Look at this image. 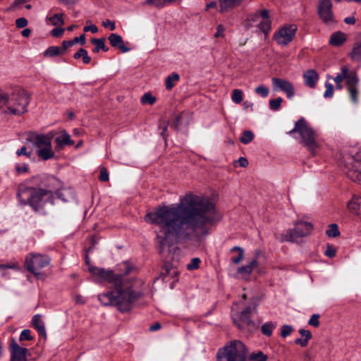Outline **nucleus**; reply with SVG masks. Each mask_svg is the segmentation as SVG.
<instances>
[{
    "label": "nucleus",
    "mask_w": 361,
    "mask_h": 361,
    "mask_svg": "<svg viewBox=\"0 0 361 361\" xmlns=\"http://www.w3.org/2000/svg\"><path fill=\"white\" fill-rule=\"evenodd\" d=\"M16 154L18 157L25 155L26 157H30L31 156V152H27V147L25 146H23L20 149H18Z\"/></svg>",
    "instance_id": "56"
},
{
    "label": "nucleus",
    "mask_w": 361,
    "mask_h": 361,
    "mask_svg": "<svg viewBox=\"0 0 361 361\" xmlns=\"http://www.w3.org/2000/svg\"><path fill=\"white\" fill-rule=\"evenodd\" d=\"M115 287V290L99 295V300L104 305L116 306L121 312L129 311L140 296V293L135 290V283L123 277Z\"/></svg>",
    "instance_id": "3"
},
{
    "label": "nucleus",
    "mask_w": 361,
    "mask_h": 361,
    "mask_svg": "<svg viewBox=\"0 0 361 361\" xmlns=\"http://www.w3.org/2000/svg\"><path fill=\"white\" fill-rule=\"evenodd\" d=\"M357 75L355 71H349V69L347 66H343L341 68V73H338L337 75L334 78V80L336 83L342 82L343 80H345V84L347 85V82L348 78L350 76Z\"/></svg>",
    "instance_id": "24"
},
{
    "label": "nucleus",
    "mask_w": 361,
    "mask_h": 361,
    "mask_svg": "<svg viewBox=\"0 0 361 361\" xmlns=\"http://www.w3.org/2000/svg\"><path fill=\"white\" fill-rule=\"evenodd\" d=\"M58 198L64 202H70L74 199V192L70 188H63L56 191Z\"/></svg>",
    "instance_id": "25"
},
{
    "label": "nucleus",
    "mask_w": 361,
    "mask_h": 361,
    "mask_svg": "<svg viewBox=\"0 0 361 361\" xmlns=\"http://www.w3.org/2000/svg\"><path fill=\"white\" fill-rule=\"evenodd\" d=\"M99 179L101 181H104V182L109 180V173L106 168L102 167L100 169V174H99Z\"/></svg>",
    "instance_id": "50"
},
{
    "label": "nucleus",
    "mask_w": 361,
    "mask_h": 361,
    "mask_svg": "<svg viewBox=\"0 0 361 361\" xmlns=\"http://www.w3.org/2000/svg\"><path fill=\"white\" fill-rule=\"evenodd\" d=\"M250 20L258 23L259 29L264 34L265 38L269 35L271 29V21L269 19V11L262 10L250 17Z\"/></svg>",
    "instance_id": "14"
},
{
    "label": "nucleus",
    "mask_w": 361,
    "mask_h": 361,
    "mask_svg": "<svg viewBox=\"0 0 361 361\" xmlns=\"http://www.w3.org/2000/svg\"><path fill=\"white\" fill-rule=\"evenodd\" d=\"M308 341L309 340L307 338H299L295 341V343L298 345H300L302 347H305L307 345Z\"/></svg>",
    "instance_id": "60"
},
{
    "label": "nucleus",
    "mask_w": 361,
    "mask_h": 361,
    "mask_svg": "<svg viewBox=\"0 0 361 361\" xmlns=\"http://www.w3.org/2000/svg\"><path fill=\"white\" fill-rule=\"evenodd\" d=\"M59 183V180L55 177L48 176L44 179L45 188L20 185L18 190L17 197L21 204H29L35 212L44 213V207L47 202L54 204L52 190Z\"/></svg>",
    "instance_id": "2"
},
{
    "label": "nucleus",
    "mask_w": 361,
    "mask_h": 361,
    "mask_svg": "<svg viewBox=\"0 0 361 361\" xmlns=\"http://www.w3.org/2000/svg\"><path fill=\"white\" fill-rule=\"evenodd\" d=\"M64 54V49L60 47L51 46L49 47L44 53L45 57H54Z\"/></svg>",
    "instance_id": "31"
},
{
    "label": "nucleus",
    "mask_w": 361,
    "mask_h": 361,
    "mask_svg": "<svg viewBox=\"0 0 361 361\" xmlns=\"http://www.w3.org/2000/svg\"><path fill=\"white\" fill-rule=\"evenodd\" d=\"M159 129L161 130V135L163 137H166V131H167V124L166 123H160L159 124Z\"/></svg>",
    "instance_id": "62"
},
{
    "label": "nucleus",
    "mask_w": 361,
    "mask_h": 361,
    "mask_svg": "<svg viewBox=\"0 0 361 361\" xmlns=\"http://www.w3.org/2000/svg\"><path fill=\"white\" fill-rule=\"evenodd\" d=\"M102 25L105 27L109 29L111 31H114L116 30V23L114 21H111L109 19L106 20L105 21L102 22Z\"/></svg>",
    "instance_id": "51"
},
{
    "label": "nucleus",
    "mask_w": 361,
    "mask_h": 361,
    "mask_svg": "<svg viewBox=\"0 0 361 361\" xmlns=\"http://www.w3.org/2000/svg\"><path fill=\"white\" fill-rule=\"evenodd\" d=\"M20 341H32L33 337L31 336V331L30 329H24L22 331L20 337Z\"/></svg>",
    "instance_id": "46"
},
{
    "label": "nucleus",
    "mask_w": 361,
    "mask_h": 361,
    "mask_svg": "<svg viewBox=\"0 0 361 361\" xmlns=\"http://www.w3.org/2000/svg\"><path fill=\"white\" fill-rule=\"evenodd\" d=\"M347 90L353 103L357 104L359 97V78L357 75L350 76L348 78Z\"/></svg>",
    "instance_id": "17"
},
{
    "label": "nucleus",
    "mask_w": 361,
    "mask_h": 361,
    "mask_svg": "<svg viewBox=\"0 0 361 361\" xmlns=\"http://www.w3.org/2000/svg\"><path fill=\"white\" fill-rule=\"evenodd\" d=\"M255 92L262 97H267L269 94V90L264 85H259L255 88Z\"/></svg>",
    "instance_id": "45"
},
{
    "label": "nucleus",
    "mask_w": 361,
    "mask_h": 361,
    "mask_svg": "<svg viewBox=\"0 0 361 361\" xmlns=\"http://www.w3.org/2000/svg\"><path fill=\"white\" fill-rule=\"evenodd\" d=\"M294 133H297L300 135V143L306 147L311 154L315 155L320 148V144L317 141V134L304 118H300L295 122L294 128L289 131L288 134L291 135Z\"/></svg>",
    "instance_id": "5"
},
{
    "label": "nucleus",
    "mask_w": 361,
    "mask_h": 361,
    "mask_svg": "<svg viewBox=\"0 0 361 361\" xmlns=\"http://www.w3.org/2000/svg\"><path fill=\"white\" fill-rule=\"evenodd\" d=\"M156 100L155 97H154L151 93L147 92L143 94L141 97L140 102L142 104L152 105L155 103Z\"/></svg>",
    "instance_id": "38"
},
{
    "label": "nucleus",
    "mask_w": 361,
    "mask_h": 361,
    "mask_svg": "<svg viewBox=\"0 0 361 361\" xmlns=\"http://www.w3.org/2000/svg\"><path fill=\"white\" fill-rule=\"evenodd\" d=\"M16 27L23 28L27 26V20L25 18H19L16 20Z\"/></svg>",
    "instance_id": "53"
},
{
    "label": "nucleus",
    "mask_w": 361,
    "mask_h": 361,
    "mask_svg": "<svg viewBox=\"0 0 361 361\" xmlns=\"http://www.w3.org/2000/svg\"><path fill=\"white\" fill-rule=\"evenodd\" d=\"M91 42L95 45V47L93 49L94 53H98L100 50H103L104 51L109 50V48L105 44V39L94 38L91 40Z\"/></svg>",
    "instance_id": "32"
},
{
    "label": "nucleus",
    "mask_w": 361,
    "mask_h": 361,
    "mask_svg": "<svg viewBox=\"0 0 361 361\" xmlns=\"http://www.w3.org/2000/svg\"><path fill=\"white\" fill-rule=\"evenodd\" d=\"M75 59H82V62L85 64H88L91 61V57L88 55L87 51L83 48H80L73 55Z\"/></svg>",
    "instance_id": "33"
},
{
    "label": "nucleus",
    "mask_w": 361,
    "mask_h": 361,
    "mask_svg": "<svg viewBox=\"0 0 361 361\" xmlns=\"http://www.w3.org/2000/svg\"><path fill=\"white\" fill-rule=\"evenodd\" d=\"M54 132L47 134H31L29 141L37 149V155L43 160H49L54 157V152L51 145V140L54 137Z\"/></svg>",
    "instance_id": "6"
},
{
    "label": "nucleus",
    "mask_w": 361,
    "mask_h": 361,
    "mask_svg": "<svg viewBox=\"0 0 361 361\" xmlns=\"http://www.w3.org/2000/svg\"><path fill=\"white\" fill-rule=\"evenodd\" d=\"M302 76L305 85L310 88H314L319 80V74L314 69L306 71Z\"/></svg>",
    "instance_id": "20"
},
{
    "label": "nucleus",
    "mask_w": 361,
    "mask_h": 361,
    "mask_svg": "<svg viewBox=\"0 0 361 361\" xmlns=\"http://www.w3.org/2000/svg\"><path fill=\"white\" fill-rule=\"evenodd\" d=\"M276 327V322H267L262 326V332L264 335L270 336L272 334L273 330Z\"/></svg>",
    "instance_id": "35"
},
{
    "label": "nucleus",
    "mask_w": 361,
    "mask_h": 361,
    "mask_svg": "<svg viewBox=\"0 0 361 361\" xmlns=\"http://www.w3.org/2000/svg\"><path fill=\"white\" fill-rule=\"evenodd\" d=\"M74 301L76 304L83 305L85 303V298L81 295H77L74 297Z\"/></svg>",
    "instance_id": "58"
},
{
    "label": "nucleus",
    "mask_w": 361,
    "mask_h": 361,
    "mask_svg": "<svg viewBox=\"0 0 361 361\" xmlns=\"http://www.w3.org/2000/svg\"><path fill=\"white\" fill-rule=\"evenodd\" d=\"M73 41L74 42V44L80 42L81 44H85V35H81L80 37H75Z\"/></svg>",
    "instance_id": "63"
},
{
    "label": "nucleus",
    "mask_w": 361,
    "mask_h": 361,
    "mask_svg": "<svg viewBox=\"0 0 361 361\" xmlns=\"http://www.w3.org/2000/svg\"><path fill=\"white\" fill-rule=\"evenodd\" d=\"M326 90L324 93V97L326 99L331 98L334 95V86L332 84L326 82H325Z\"/></svg>",
    "instance_id": "44"
},
{
    "label": "nucleus",
    "mask_w": 361,
    "mask_h": 361,
    "mask_svg": "<svg viewBox=\"0 0 361 361\" xmlns=\"http://www.w3.org/2000/svg\"><path fill=\"white\" fill-rule=\"evenodd\" d=\"M74 44V42L73 40H71V41H63L62 42V47H61V49H64V52L66 51V50L71 47L72 45Z\"/></svg>",
    "instance_id": "64"
},
{
    "label": "nucleus",
    "mask_w": 361,
    "mask_h": 361,
    "mask_svg": "<svg viewBox=\"0 0 361 361\" xmlns=\"http://www.w3.org/2000/svg\"><path fill=\"white\" fill-rule=\"evenodd\" d=\"M271 81L275 90H281L286 94L288 99H292L294 97V87L289 81L278 78H273Z\"/></svg>",
    "instance_id": "15"
},
{
    "label": "nucleus",
    "mask_w": 361,
    "mask_h": 361,
    "mask_svg": "<svg viewBox=\"0 0 361 361\" xmlns=\"http://www.w3.org/2000/svg\"><path fill=\"white\" fill-rule=\"evenodd\" d=\"M201 259L199 257L192 258L190 262L186 265V269L188 271L197 270L200 267Z\"/></svg>",
    "instance_id": "39"
},
{
    "label": "nucleus",
    "mask_w": 361,
    "mask_h": 361,
    "mask_svg": "<svg viewBox=\"0 0 361 361\" xmlns=\"http://www.w3.org/2000/svg\"><path fill=\"white\" fill-rule=\"evenodd\" d=\"M268 357L262 351L253 353L250 355V361H267Z\"/></svg>",
    "instance_id": "42"
},
{
    "label": "nucleus",
    "mask_w": 361,
    "mask_h": 361,
    "mask_svg": "<svg viewBox=\"0 0 361 361\" xmlns=\"http://www.w3.org/2000/svg\"><path fill=\"white\" fill-rule=\"evenodd\" d=\"M243 93L241 90L235 89L232 92L231 99L235 104H240L243 101Z\"/></svg>",
    "instance_id": "40"
},
{
    "label": "nucleus",
    "mask_w": 361,
    "mask_h": 361,
    "mask_svg": "<svg viewBox=\"0 0 361 361\" xmlns=\"http://www.w3.org/2000/svg\"><path fill=\"white\" fill-rule=\"evenodd\" d=\"M32 325L37 329L38 333L43 337H46V329L44 324L39 314H36L32 318Z\"/></svg>",
    "instance_id": "28"
},
{
    "label": "nucleus",
    "mask_w": 361,
    "mask_h": 361,
    "mask_svg": "<svg viewBox=\"0 0 361 361\" xmlns=\"http://www.w3.org/2000/svg\"><path fill=\"white\" fill-rule=\"evenodd\" d=\"M336 250L330 245H328L325 251V255L329 257H334L336 255Z\"/></svg>",
    "instance_id": "57"
},
{
    "label": "nucleus",
    "mask_w": 361,
    "mask_h": 361,
    "mask_svg": "<svg viewBox=\"0 0 361 361\" xmlns=\"http://www.w3.org/2000/svg\"><path fill=\"white\" fill-rule=\"evenodd\" d=\"M240 320L241 323H238L235 319H233V321L235 324L238 326V328H242L243 324L249 325L252 323V321L250 319L249 314L244 315L243 312H242L240 315Z\"/></svg>",
    "instance_id": "41"
},
{
    "label": "nucleus",
    "mask_w": 361,
    "mask_h": 361,
    "mask_svg": "<svg viewBox=\"0 0 361 361\" xmlns=\"http://www.w3.org/2000/svg\"><path fill=\"white\" fill-rule=\"evenodd\" d=\"M297 29V26L294 24L286 25L275 32L273 39L279 45L285 47L293 41Z\"/></svg>",
    "instance_id": "11"
},
{
    "label": "nucleus",
    "mask_w": 361,
    "mask_h": 361,
    "mask_svg": "<svg viewBox=\"0 0 361 361\" xmlns=\"http://www.w3.org/2000/svg\"><path fill=\"white\" fill-rule=\"evenodd\" d=\"M180 75L176 73L168 75L165 79V87L168 90H171L179 81Z\"/></svg>",
    "instance_id": "30"
},
{
    "label": "nucleus",
    "mask_w": 361,
    "mask_h": 361,
    "mask_svg": "<svg viewBox=\"0 0 361 361\" xmlns=\"http://www.w3.org/2000/svg\"><path fill=\"white\" fill-rule=\"evenodd\" d=\"M63 17V13H56L51 16H47L46 18V21L47 23H49L51 25L61 26V25H64V23H65Z\"/></svg>",
    "instance_id": "29"
},
{
    "label": "nucleus",
    "mask_w": 361,
    "mask_h": 361,
    "mask_svg": "<svg viewBox=\"0 0 361 361\" xmlns=\"http://www.w3.org/2000/svg\"><path fill=\"white\" fill-rule=\"evenodd\" d=\"M236 162L238 163L239 166L241 167H246L248 165V161L245 157H240Z\"/></svg>",
    "instance_id": "61"
},
{
    "label": "nucleus",
    "mask_w": 361,
    "mask_h": 361,
    "mask_svg": "<svg viewBox=\"0 0 361 361\" xmlns=\"http://www.w3.org/2000/svg\"><path fill=\"white\" fill-rule=\"evenodd\" d=\"M224 27L222 25H219L216 27V32L214 34L215 37H223L224 36Z\"/></svg>",
    "instance_id": "55"
},
{
    "label": "nucleus",
    "mask_w": 361,
    "mask_h": 361,
    "mask_svg": "<svg viewBox=\"0 0 361 361\" xmlns=\"http://www.w3.org/2000/svg\"><path fill=\"white\" fill-rule=\"evenodd\" d=\"M64 31H65L64 28L55 27L51 30V33L53 36L59 37H61L63 34Z\"/></svg>",
    "instance_id": "54"
},
{
    "label": "nucleus",
    "mask_w": 361,
    "mask_h": 361,
    "mask_svg": "<svg viewBox=\"0 0 361 361\" xmlns=\"http://www.w3.org/2000/svg\"><path fill=\"white\" fill-rule=\"evenodd\" d=\"M283 99L281 97H277L275 99H271L269 101V107L271 110L277 111L280 109Z\"/></svg>",
    "instance_id": "43"
},
{
    "label": "nucleus",
    "mask_w": 361,
    "mask_h": 361,
    "mask_svg": "<svg viewBox=\"0 0 361 361\" xmlns=\"http://www.w3.org/2000/svg\"><path fill=\"white\" fill-rule=\"evenodd\" d=\"M326 234L329 238H336L341 235L338 230V226L336 224H331L329 226L328 229L326 231Z\"/></svg>",
    "instance_id": "36"
},
{
    "label": "nucleus",
    "mask_w": 361,
    "mask_h": 361,
    "mask_svg": "<svg viewBox=\"0 0 361 361\" xmlns=\"http://www.w3.org/2000/svg\"><path fill=\"white\" fill-rule=\"evenodd\" d=\"M245 0H218L219 12L224 13L239 6Z\"/></svg>",
    "instance_id": "19"
},
{
    "label": "nucleus",
    "mask_w": 361,
    "mask_h": 361,
    "mask_svg": "<svg viewBox=\"0 0 361 361\" xmlns=\"http://www.w3.org/2000/svg\"><path fill=\"white\" fill-rule=\"evenodd\" d=\"M293 330V329L291 326L283 325L281 328V336L283 338H286L292 333Z\"/></svg>",
    "instance_id": "47"
},
{
    "label": "nucleus",
    "mask_w": 361,
    "mask_h": 361,
    "mask_svg": "<svg viewBox=\"0 0 361 361\" xmlns=\"http://www.w3.org/2000/svg\"><path fill=\"white\" fill-rule=\"evenodd\" d=\"M346 41V36L343 32H336L333 33L329 39V44L334 47H338Z\"/></svg>",
    "instance_id": "27"
},
{
    "label": "nucleus",
    "mask_w": 361,
    "mask_h": 361,
    "mask_svg": "<svg viewBox=\"0 0 361 361\" xmlns=\"http://www.w3.org/2000/svg\"><path fill=\"white\" fill-rule=\"evenodd\" d=\"M313 229L312 224L300 221L293 229H288L282 236V241L296 242L298 238L310 235Z\"/></svg>",
    "instance_id": "9"
},
{
    "label": "nucleus",
    "mask_w": 361,
    "mask_h": 361,
    "mask_svg": "<svg viewBox=\"0 0 361 361\" xmlns=\"http://www.w3.org/2000/svg\"><path fill=\"white\" fill-rule=\"evenodd\" d=\"M231 252H238V255L236 256L232 257V258H231V262L235 264H239L244 258L243 249L240 247H233L231 250Z\"/></svg>",
    "instance_id": "34"
},
{
    "label": "nucleus",
    "mask_w": 361,
    "mask_h": 361,
    "mask_svg": "<svg viewBox=\"0 0 361 361\" xmlns=\"http://www.w3.org/2000/svg\"><path fill=\"white\" fill-rule=\"evenodd\" d=\"M258 266V262L256 259H253L249 264L240 267L238 269V274L239 277L244 280H249L250 274Z\"/></svg>",
    "instance_id": "18"
},
{
    "label": "nucleus",
    "mask_w": 361,
    "mask_h": 361,
    "mask_svg": "<svg viewBox=\"0 0 361 361\" xmlns=\"http://www.w3.org/2000/svg\"><path fill=\"white\" fill-rule=\"evenodd\" d=\"M342 165L347 176L353 181L361 184V149L345 154Z\"/></svg>",
    "instance_id": "7"
},
{
    "label": "nucleus",
    "mask_w": 361,
    "mask_h": 361,
    "mask_svg": "<svg viewBox=\"0 0 361 361\" xmlns=\"http://www.w3.org/2000/svg\"><path fill=\"white\" fill-rule=\"evenodd\" d=\"M220 219L209 199L191 193L178 204L158 207L145 216L146 222L158 226L157 239L161 252L174 243L203 240Z\"/></svg>",
    "instance_id": "1"
},
{
    "label": "nucleus",
    "mask_w": 361,
    "mask_h": 361,
    "mask_svg": "<svg viewBox=\"0 0 361 361\" xmlns=\"http://www.w3.org/2000/svg\"><path fill=\"white\" fill-rule=\"evenodd\" d=\"M108 39L112 47L120 49L123 52H128L130 49L126 46L121 36L116 33H111L109 36Z\"/></svg>",
    "instance_id": "21"
},
{
    "label": "nucleus",
    "mask_w": 361,
    "mask_h": 361,
    "mask_svg": "<svg viewBox=\"0 0 361 361\" xmlns=\"http://www.w3.org/2000/svg\"><path fill=\"white\" fill-rule=\"evenodd\" d=\"M16 170L18 173H27L28 171V165L25 164H17L16 166Z\"/></svg>",
    "instance_id": "52"
},
{
    "label": "nucleus",
    "mask_w": 361,
    "mask_h": 361,
    "mask_svg": "<svg viewBox=\"0 0 361 361\" xmlns=\"http://www.w3.org/2000/svg\"><path fill=\"white\" fill-rule=\"evenodd\" d=\"M318 15L324 23L331 25L335 23L331 0H319L317 6Z\"/></svg>",
    "instance_id": "13"
},
{
    "label": "nucleus",
    "mask_w": 361,
    "mask_h": 361,
    "mask_svg": "<svg viewBox=\"0 0 361 361\" xmlns=\"http://www.w3.org/2000/svg\"><path fill=\"white\" fill-rule=\"evenodd\" d=\"M10 348L11 361H27V348L20 347L13 339L11 342Z\"/></svg>",
    "instance_id": "16"
},
{
    "label": "nucleus",
    "mask_w": 361,
    "mask_h": 361,
    "mask_svg": "<svg viewBox=\"0 0 361 361\" xmlns=\"http://www.w3.org/2000/svg\"><path fill=\"white\" fill-rule=\"evenodd\" d=\"M348 210L355 215L361 214V195H355L347 203Z\"/></svg>",
    "instance_id": "22"
},
{
    "label": "nucleus",
    "mask_w": 361,
    "mask_h": 361,
    "mask_svg": "<svg viewBox=\"0 0 361 361\" xmlns=\"http://www.w3.org/2000/svg\"><path fill=\"white\" fill-rule=\"evenodd\" d=\"M56 147L55 149L57 151L63 149L64 145H73L74 144L73 140L71 139L70 135L65 131H61L60 135L55 138Z\"/></svg>",
    "instance_id": "23"
},
{
    "label": "nucleus",
    "mask_w": 361,
    "mask_h": 361,
    "mask_svg": "<svg viewBox=\"0 0 361 361\" xmlns=\"http://www.w3.org/2000/svg\"><path fill=\"white\" fill-rule=\"evenodd\" d=\"M88 270L96 281H107L114 283V286H118V282L123 278L121 276H115L111 270L103 268L89 266Z\"/></svg>",
    "instance_id": "12"
},
{
    "label": "nucleus",
    "mask_w": 361,
    "mask_h": 361,
    "mask_svg": "<svg viewBox=\"0 0 361 361\" xmlns=\"http://www.w3.org/2000/svg\"><path fill=\"white\" fill-rule=\"evenodd\" d=\"M218 361H246V349L239 341H234L219 350Z\"/></svg>",
    "instance_id": "8"
},
{
    "label": "nucleus",
    "mask_w": 361,
    "mask_h": 361,
    "mask_svg": "<svg viewBox=\"0 0 361 361\" xmlns=\"http://www.w3.org/2000/svg\"><path fill=\"white\" fill-rule=\"evenodd\" d=\"M349 57L353 61H361V40L355 42L351 51L348 54Z\"/></svg>",
    "instance_id": "26"
},
{
    "label": "nucleus",
    "mask_w": 361,
    "mask_h": 361,
    "mask_svg": "<svg viewBox=\"0 0 361 361\" xmlns=\"http://www.w3.org/2000/svg\"><path fill=\"white\" fill-rule=\"evenodd\" d=\"M87 25L84 27L83 30L85 32H92V33H97L98 32V28L96 25L90 24V20L86 21Z\"/></svg>",
    "instance_id": "49"
},
{
    "label": "nucleus",
    "mask_w": 361,
    "mask_h": 361,
    "mask_svg": "<svg viewBox=\"0 0 361 361\" xmlns=\"http://www.w3.org/2000/svg\"><path fill=\"white\" fill-rule=\"evenodd\" d=\"M319 315L317 314H314L311 316L308 321V324L314 327H318L319 325Z\"/></svg>",
    "instance_id": "48"
},
{
    "label": "nucleus",
    "mask_w": 361,
    "mask_h": 361,
    "mask_svg": "<svg viewBox=\"0 0 361 361\" xmlns=\"http://www.w3.org/2000/svg\"><path fill=\"white\" fill-rule=\"evenodd\" d=\"M30 96L23 89H16L8 95L0 90V111L20 116L27 111Z\"/></svg>",
    "instance_id": "4"
},
{
    "label": "nucleus",
    "mask_w": 361,
    "mask_h": 361,
    "mask_svg": "<svg viewBox=\"0 0 361 361\" xmlns=\"http://www.w3.org/2000/svg\"><path fill=\"white\" fill-rule=\"evenodd\" d=\"M255 135L252 131L245 130L243 133L242 136L240 138V141L242 143L247 145L250 143L251 141H252Z\"/></svg>",
    "instance_id": "37"
},
{
    "label": "nucleus",
    "mask_w": 361,
    "mask_h": 361,
    "mask_svg": "<svg viewBox=\"0 0 361 361\" xmlns=\"http://www.w3.org/2000/svg\"><path fill=\"white\" fill-rule=\"evenodd\" d=\"M299 333L302 336H304L305 338L310 340L312 338L311 332L308 330L300 329Z\"/></svg>",
    "instance_id": "59"
},
{
    "label": "nucleus",
    "mask_w": 361,
    "mask_h": 361,
    "mask_svg": "<svg viewBox=\"0 0 361 361\" xmlns=\"http://www.w3.org/2000/svg\"><path fill=\"white\" fill-rule=\"evenodd\" d=\"M49 262V258L46 255L30 253L25 258V267L27 271L39 276L41 274L39 270L47 267Z\"/></svg>",
    "instance_id": "10"
}]
</instances>
